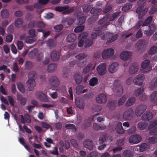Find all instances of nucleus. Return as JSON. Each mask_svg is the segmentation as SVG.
Returning <instances> with one entry per match:
<instances>
[{
    "label": "nucleus",
    "instance_id": "55",
    "mask_svg": "<svg viewBox=\"0 0 157 157\" xmlns=\"http://www.w3.org/2000/svg\"><path fill=\"white\" fill-rule=\"evenodd\" d=\"M93 40L92 39L90 38L87 39L86 40L85 44V47H88L90 46L93 43Z\"/></svg>",
    "mask_w": 157,
    "mask_h": 157
},
{
    "label": "nucleus",
    "instance_id": "48",
    "mask_svg": "<svg viewBox=\"0 0 157 157\" xmlns=\"http://www.w3.org/2000/svg\"><path fill=\"white\" fill-rule=\"evenodd\" d=\"M56 90L64 94H66L67 93L66 86L63 85L61 86Z\"/></svg>",
    "mask_w": 157,
    "mask_h": 157
},
{
    "label": "nucleus",
    "instance_id": "44",
    "mask_svg": "<svg viewBox=\"0 0 157 157\" xmlns=\"http://www.w3.org/2000/svg\"><path fill=\"white\" fill-rule=\"evenodd\" d=\"M124 157H133V155L132 152L130 150L125 151L122 154Z\"/></svg>",
    "mask_w": 157,
    "mask_h": 157
},
{
    "label": "nucleus",
    "instance_id": "30",
    "mask_svg": "<svg viewBox=\"0 0 157 157\" xmlns=\"http://www.w3.org/2000/svg\"><path fill=\"white\" fill-rule=\"evenodd\" d=\"M82 76L78 73L75 74L74 78L77 84L80 83L82 80Z\"/></svg>",
    "mask_w": 157,
    "mask_h": 157
},
{
    "label": "nucleus",
    "instance_id": "3",
    "mask_svg": "<svg viewBox=\"0 0 157 157\" xmlns=\"http://www.w3.org/2000/svg\"><path fill=\"white\" fill-rule=\"evenodd\" d=\"M113 90L117 96H119L122 94L123 89L119 80L116 79L114 81L113 84Z\"/></svg>",
    "mask_w": 157,
    "mask_h": 157
},
{
    "label": "nucleus",
    "instance_id": "34",
    "mask_svg": "<svg viewBox=\"0 0 157 157\" xmlns=\"http://www.w3.org/2000/svg\"><path fill=\"white\" fill-rule=\"evenodd\" d=\"M0 14L1 17L3 18H8L9 15V11L6 9H4L1 11Z\"/></svg>",
    "mask_w": 157,
    "mask_h": 157
},
{
    "label": "nucleus",
    "instance_id": "63",
    "mask_svg": "<svg viewBox=\"0 0 157 157\" xmlns=\"http://www.w3.org/2000/svg\"><path fill=\"white\" fill-rule=\"evenodd\" d=\"M63 26L62 24H59L55 26L53 28L56 32H59L63 29Z\"/></svg>",
    "mask_w": 157,
    "mask_h": 157
},
{
    "label": "nucleus",
    "instance_id": "43",
    "mask_svg": "<svg viewBox=\"0 0 157 157\" xmlns=\"http://www.w3.org/2000/svg\"><path fill=\"white\" fill-rule=\"evenodd\" d=\"M39 6L37 3L35 4L34 6L33 5H27L25 6L26 9L29 10L31 11H33L35 8H38Z\"/></svg>",
    "mask_w": 157,
    "mask_h": 157
},
{
    "label": "nucleus",
    "instance_id": "18",
    "mask_svg": "<svg viewBox=\"0 0 157 157\" xmlns=\"http://www.w3.org/2000/svg\"><path fill=\"white\" fill-rule=\"evenodd\" d=\"M153 114L152 112L147 111L142 116L141 119L144 121H149L152 119Z\"/></svg>",
    "mask_w": 157,
    "mask_h": 157
},
{
    "label": "nucleus",
    "instance_id": "9",
    "mask_svg": "<svg viewBox=\"0 0 157 157\" xmlns=\"http://www.w3.org/2000/svg\"><path fill=\"white\" fill-rule=\"evenodd\" d=\"M36 98L40 101L44 102H49V99L47 96L43 93L38 91L35 94Z\"/></svg>",
    "mask_w": 157,
    "mask_h": 157
},
{
    "label": "nucleus",
    "instance_id": "45",
    "mask_svg": "<svg viewBox=\"0 0 157 157\" xmlns=\"http://www.w3.org/2000/svg\"><path fill=\"white\" fill-rule=\"evenodd\" d=\"M13 117L14 119L16 121L17 125H18L19 131H21L22 132H24V131L23 128L21 125L19 124V123L18 122V121H19V120H18V117L17 115L16 114H14L13 115Z\"/></svg>",
    "mask_w": 157,
    "mask_h": 157
},
{
    "label": "nucleus",
    "instance_id": "10",
    "mask_svg": "<svg viewBox=\"0 0 157 157\" xmlns=\"http://www.w3.org/2000/svg\"><path fill=\"white\" fill-rule=\"evenodd\" d=\"M142 138L139 135L136 134L132 135L129 138V142L130 143L133 144H137L140 142Z\"/></svg>",
    "mask_w": 157,
    "mask_h": 157
},
{
    "label": "nucleus",
    "instance_id": "29",
    "mask_svg": "<svg viewBox=\"0 0 157 157\" xmlns=\"http://www.w3.org/2000/svg\"><path fill=\"white\" fill-rule=\"evenodd\" d=\"M147 123L145 121H141L139 122L137 124V128L141 130H143L147 126Z\"/></svg>",
    "mask_w": 157,
    "mask_h": 157
},
{
    "label": "nucleus",
    "instance_id": "37",
    "mask_svg": "<svg viewBox=\"0 0 157 157\" xmlns=\"http://www.w3.org/2000/svg\"><path fill=\"white\" fill-rule=\"evenodd\" d=\"M93 66V64H92L90 63L89 64L84 68L83 70V72L84 73H87L91 69H92V70H93L95 66H94L92 68Z\"/></svg>",
    "mask_w": 157,
    "mask_h": 157
},
{
    "label": "nucleus",
    "instance_id": "59",
    "mask_svg": "<svg viewBox=\"0 0 157 157\" xmlns=\"http://www.w3.org/2000/svg\"><path fill=\"white\" fill-rule=\"evenodd\" d=\"M46 25L43 22L40 21H36V26L40 28L39 29H43L45 28Z\"/></svg>",
    "mask_w": 157,
    "mask_h": 157
},
{
    "label": "nucleus",
    "instance_id": "50",
    "mask_svg": "<svg viewBox=\"0 0 157 157\" xmlns=\"http://www.w3.org/2000/svg\"><path fill=\"white\" fill-rule=\"evenodd\" d=\"M98 14H94L90 17L88 19V21L90 23H93L97 21L98 17Z\"/></svg>",
    "mask_w": 157,
    "mask_h": 157
},
{
    "label": "nucleus",
    "instance_id": "17",
    "mask_svg": "<svg viewBox=\"0 0 157 157\" xmlns=\"http://www.w3.org/2000/svg\"><path fill=\"white\" fill-rule=\"evenodd\" d=\"M145 45V41L144 40L140 39L136 44V47L138 51L143 50V48Z\"/></svg>",
    "mask_w": 157,
    "mask_h": 157
},
{
    "label": "nucleus",
    "instance_id": "8",
    "mask_svg": "<svg viewBox=\"0 0 157 157\" xmlns=\"http://www.w3.org/2000/svg\"><path fill=\"white\" fill-rule=\"evenodd\" d=\"M106 65L105 63H101L97 67V70L98 73L101 76L105 74L106 72Z\"/></svg>",
    "mask_w": 157,
    "mask_h": 157
},
{
    "label": "nucleus",
    "instance_id": "16",
    "mask_svg": "<svg viewBox=\"0 0 157 157\" xmlns=\"http://www.w3.org/2000/svg\"><path fill=\"white\" fill-rule=\"evenodd\" d=\"M132 53L131 52L128 51H124L122 52L120 54V57L121 59L124 60H126L129 59L130 60V56Z\"/></svg>",
    "mask_w": 157,
    "mask_h": 157
},
{
    "label": "nucleus",
    "instance_id": "41",
    "mask_svg": "<svg viewBox=\"0 0 157 157\" xmlns=\"http://www.w3.org/2000/svg\"><path fill=\"white\" fill-rule=\"evenodd\" d=\"M23 23V21L21 18L17 19L14 22V25L17 28L20 27Z\"/></svg>",
    "mask_w": 157,
    "mask_h": 157
},
{
    "label": "nucleus",
    "instance_id": "15",
    "mask_svg": "<svg viewBox=\"0 0 157 157\" xmlns=\"http://www.w3.org/2000/svg\"><path fill=\"white\" fill-rule=\"evenodd\" d=\"M60 53L56 50L52 51L50 53V57L53 61H57L60 58Z\"/></svg>",
    "mask_w": 157,
    "mask_h": 157
},
{
    "label": "nucleus",
    "instance_id": "21",
    "mask_svg": "<svg viewBox=\"0 0 157 157\" xmlns=\"http://www.w3.org/2000/svg\"><path fill=\"white\" fill-rule=\"evenodd\" d=\"M93 142L89 140H86L83 142L84 147L90 150L93 149Z\"/></svg>",
    "mask_w": 157,
    "mask_h": 157
},
{
    "label": "nucleus",
    "instance_id": "6",
    "mask_svg": "<svg viewBox=\"0 0 157 157\" xmlns=\"http://www.w3.org/2000/svg\"><path fill=\"white\" fill-rule=\"evenodd\" d=\"M147 108L146 105L141 104L139 105L136 108L135 113L137 116H140L146 110Z\"/></svg>",
    "mask_w": 157,
    "mask_h": 157
},
{
    "label": "nucleus",
    "instance_id": "40",
    "mask_svg": "<svg viewBox=\"0 0 157 157\" xmlns=\"http://www.w3.org/2000/svg\"><path fill=\"white\" fill-rule=\"evenodd\" d=\"M98 79L96 77H93L89 81V84L90 86H94L98 83Z\"/></svg>",
    "mask_w": 157,
    "mask_h": 157
},
{
    "label": "nucleus",
    "instance_id": "49",
    "mask_svg": "<svg viewBox=\"0 0 157 157\" xmlns=\"http://www.w3.org/2000/svg\"><path fill=\"white\" fill-rule=\"evenodd\" d=\"M150 98L151 101L156 102L157 101V91H155L151 94Z\"/></svg>",
    "mask_w": 157,
    "mask_h": 157
},
{
    "label": "nucleus",
    "instance_id": "33",
    "mask_svg": "<svg viewBox=\"0 0 157 157\" xmlns=\"http://www.w3.org/2000/svg\"><path fill=\"white\" fill-rule=\"evenodd\" d=\"M39 32H41L43 33V36L44 38H46L50 35L51 32L50 31L45 32V30L41 29H38L37 30Z\"/></svg>",
    "mask_w": 157,
    "mask_h": 157
},
{
    "label": "nucleus",
    "instance_id": "39",
    "mask_svg": "<svg viewBox=\"0 0 157 157\" xmlns=\"http://www.w3.org/2000/svg\"><path fill=\"white\" fill-rule=\"evenodd\" d=\"M37 50L34 49L30 51L29 54V56L30 59H33L34 58L37 53Z\"/></svg>",
    "mask_w": 157,
    "mask_h": 157
},
{
    "label": "nucleus",
    "instance_id": "47",
    "mask_svg": "<svg viewBox=\"0 0 157 157\" xmlns=\"http://www.w3.org/2000/svg\"><path fill=\"white\" fill-rule=\"evenodd\" d=\"M75 104L76 106L81 109H83L84 107V103L82 101H75Z\"/></svg>",
    "mask_w": 157,
    "mask_h": 157
},
{
    "label": "nucleus",
    "instance_id": "61",
    "mask_svg": "<svg viewBox=\"0 0 157 157\" xmlns=\"http://www.w3.org/2000/svg\"><path fill=\"white\" fill-rule=\"evenodd\" d=\"M34 37L31 36H28L25 39V42L27 43L32 44L34 42Z\"/></svg>",
    "mask_w": 157,
    "mask_h": 157
},
{
    "label": "nucleus",
    "instance_id": "46",
    "mask_svg": "<svg viewBox=\"0 0 157 157\" xmlns=\"http://www.w3.org/2000/svg\"><path fill=\"white\" fill-rule=\"evenodd\" d=\"M157 125V120L154 119L152 121L150 122V124L148 126L147 128L148 130L153 128L156 126Z\"/></svg>",
    "mask_w": 157,
    "mask_h": 157
},
{
    "label": "nucleus",
    "instance_id": "19",
    "mask_svg": "<svg viewBox=\"0 0 157 157\" xmlns=\"http://www.w3.org/2000/svg\"><path fill=\"white\" fill-rule=\"evenodd\" d=\"M118 68V64L117 62H113L108 67V71L111 73L116 72Z\"/></svg>",
    "mask_w": 157,
    "mask_h": 157
},
{
    "label": "nucleus",
    "instance_id": "26",
    "mask_svg": "<svg viewBox=\"0 0 157 157\" xmlns=\"http://www.w3.org/2000/svg\"><path fill=\"white\" fill-rule=\"evenodd\" d=\"M75 19L73 18L67 17L64 18L62 21L63 23H67L69 26L71 25L74 22Z\"/></svg>",
    "mask_w": 157,
    "mask_h": 157
},
{
    "label": "nucleus",
    "instance_id": "22",
    "mask_svg": "<svg viewBox=\"0 0 157 157\" xmlns=\"http://www.w3.org/2000/svg\"><path fill=\"white\" fill-rule=\"evenodd\" d=\"M17 100L19 101L21 105H24L26 104L27 100L25 98L23 97L21 94L18 93L17 95Z\"/></svg>",
    "mask_w": 157,
    "mask_h": 157
},
{
    "label": "nucleus",
    "instance_id": "20",
    "mask_svg": "<svg viewBox=\"0 0 157 157\" xmlns=\"http://www.w3.org/2000/svg\"><path fill=\"white\" fill-rule=\"evenodd\" d=\"M138 69L137 63H133L130 66L129 71V73L133 74L136 72Z\"/></svg>",
    "mask_w": 157,
    "mask_h": 157
},
{
    "label": "nucleus",
    "instance_id": "4",
    "mask_svg": "<svg viewBox=\"0 0 157 157\" xmlns=\"http://www.w3.org/2000/svg\"><path fill=\"white\" fill-rule=\"evenodd\" d=\"M49 82L52 90H55V88L57 87L60 83L58 78L55 76H51L49 78Z\"/></svg>",
    "mask_w": 157,
    "mask_h": 157
},
{
    "label": "nucleus",
    "instance_id": "1",
    "mask_svg": "<svg viewBox=\"0 0 157 157\" xmlns=\"http://www.w3.org/2000/svg\"><path fill=\"white\" fill-rule=\"evenodd\" d=\"M37 74L34 71H30L28 75L29 79L26 82V84L28 88L27 90L29 91L33 90L34 89L35 86V79L37 77Z\"/></svg>",
    "mask_w": 157,
    "mask_h": 157
},
{
    "label": "nucleus",
    "instance_id": "42",
    "mask_svg": "<svg viewBox=\"0 0 157 157\" xmlns=\"http://www.w3.org/2000/svg\"><path fill=\"white\" fill-rule=\"evenodd\" d=\"M91 7L92 6L90 4H84L82 6V9L84 12L86 13L90 11Z\"/></svg>",
    "mask_w": 157,
    "mask_h": 157
},
{
    "label": "nucleus",
    "instance_id": "14",
    "mask_svg": "<svg viewBox=\"0 0 157 157\" xmlns=\"http://www.w3.org/2000/svg\"><path fill=\"white\" fill-rule=\"evenodd\" d=\"M96 101L98 103H104L107 101V96L103 93L100 94L96 97Z\"/></svg>",
    "mask_w": 157,
    "mask_h": 157
},
{
    "label": "nucleus",
    "instance_id": "57",
    "mask_svg": "<svg viewBox=\"0 0 157 157\" xmlns=\"http://www.w3.org/2000/svg\"><path fill=\"white\" fill-rule=\"evenodd\" d=\"M102 10L101 8H93L90 11V13L93 14H98V13L101 12Z\"/></svg>",
    "mask_w": 157,
    "mask_h": 157
},
{
    "label": "nucleus",
    "instance_id": "7",
    "mask_svg": "<svg viewBox=\"0 0 157 157\" xmlns=\"http://www.w3.org/2000/svg\"><path fill=\"white\" fill-rule=\"evenodd\" d=\"M114 50L111 48H108L104 50L102 54L103 59H106L113 56L114 54Z\"/></svg>",
    "mask_w": 157,
    "mask_h": 157
},
{
    "label": "nucleus",
    "instance_id": "25",
    "mask_svg": "<svg viewBox=\"0 0 157 157\" xmlns=\"http://www.w3.org/2000/svg\"><path fill=\"white\" fill-rule=\"evenodd\" d=\"M94 29L95 31L92 33L91 35V39H92L93 40L94 39H96L97 36H100L101 33L102 32L101 30H99L96 27Z\"/></svg>",
    "mask_w": 157,
    "mask_h": 157
},
{
    "label": "nucleus",
    "instance_id": "51",
    "mask_svg": "<svg viewBox=\"0 0 157 157\" xmlns=\"http://www.w3.org/2000/svg\"><path fill=\"white\" fill-rule=\"evenodd\" d=\"M152 17L151 16H149L144 21L142 25L143 26L147 25L150 24L151 21Z\"/></svg>",
    "mask_w": 157,
    "mask_h": 157
},
{
    "label": "nucleus",
    "instance_id": "5",
    "mask_svg": "<svg viewBox=\"0 0 157 157\" xmlns=\"http://www.w3.org/2000/svg\"><path fill=\"white\" fill-rule=\"evenodd\" d=\"M150 63L149 59H146L142 63L141 66L144 72H147L152 69V67L150 65Z\"/></svg>",
    "mask_w": 157,
    "mask_h": 157
},
{
    "label": "nucleus",
    "instance_id": "31",
    "mask_svg": "<svg viewBox=\"0 0 157 157\" xmlns=\"http://www.w3.org/2000/svg\"><path fill=\"white\" fill-rule=\"evenodd\" d=\"M57 67V65L55 63H51L48 66L47 71L49 73L53 72Z\"/></svg>",
    "mask_w": 157,
    "mask_h": 157
},
{
    "label": "nucleus",
    "instance_id": "11",
    "mask_svg": "<svg viewBox=\"0 0 157 157\" xmlns=\"http://www.w3.org/2000/svg\"><path fill=\"white\" fill-rule=\"evenodd\" d=\"M134 111L132 108L127 109L124 113L123 117L124 118L127 120H129L133 118V114Z\"/></svg>",
    "mask_w": 157,
    "mask_h": 157
},
{
    "label": "nucleus",
    "instance_id": "64",
    "mask_svg": "<svg viewBox=\"0 0 157 157\" xmlns=\"http://www.w3.org/2000/svg\"><path fill=\"white\" fill-rule=\"evenodd\" d=\"M157 10V6L156 5H153L149 11L150 14H152L154 13Z\"/></svg>",
    "mask_w": 157,
    "mask_h": 157
},
{
    "label": "nucleus",
    "instance_id": "58",
    "mask_svg": "<svg viewBox=\"0 0 157 157\" xmlns=\"http://www.w3.org/2000/svg\"><path fill=\"white\" fill-rule=\"evenodd\" d=\"M132 7V5L130 3H127L122 8V10L124 11H126L128 10Z\"/></svg>",
    "mask_w": 157,
    "mask_h": 157
},
{
    "label": "nucleus",
    "instance_id": "23",
    "mask_svg": "<svg viewBox=\"0 0 157 157\" xmlns=\"http://www.w3.org/2000/svg\"><path fill=\"white\" fill-rule=\"evenodd\" d=\"M149 88L151 90L157 89V77H155L151 80L149 84Z\"/></svg>",
    "mask_w": 157,
    "mask_h": 157
},
{
    "label": "nucleus",
    "instance_id": "60",
    "mask_svg": "<svg viewBox=\"0 0 157 157\" xmlns=\"http://www.w3.org/2000/svg\"><path fill=\"white\" fill-rule=\"evenodd\" d=\"M84 26L83 25L78 26L74 29V31L76 33H79L82 31L84 29Z\"/></svg>",
    "mask_w": 157,
    "mask_h": 157
},
{
    "label": "nucleus",
    "instance_id": "56",
    "mask_svg": "<svg viewBox=\"0 0 157 157\" xmlns=\"http://www.w3.org/2000/svg\"><path fill=\"white\" fill-rule=\"evenodd\" d=\"M127 98V97L126 96H123L118 100V106H120L122 105L125 102Z\"/></svg>",
    "mask_w": 157,
    "mask_h": 157
},
{
    "label": "nucleus",
    "instance_id": "12",
    "mask_svg": "<svg viewBox=\"0 0 157 157\" xmlns=\"http://www.w3.org/2000/svg\"><path fill=\"white\" fill-rule=\"evenodd\" d=\"M144 78V75L139 74L134 78L133 81L135 84L138 86H141L142 85Z\"/></svg>",
    "mask_w": 157,
    "mask_h": 157
},
{
    "label": "nucleus",
    "instance_id": "35",
    "mask_svg": "<svg viewBox=\"0 0 157 157\" xmlns=\"http://www.w3.org/2000/svg\"><path fill=\"white\" fill-rule=\"evenodd\" d=\"M76 37L74 33H71L68 35L67 40L69 42H73L76 39Z\"/></svg>",
    "mask_w": 157,
    "mask_h": 157
},
{
    "label": "nucleus",
    "instance_id": "27",
    "mask_svg": "<svg viewBox=\"0 0 157 157\" xmlns=\"http://www.w3.org/2000/svg\"><path fill=\"white\" fill-rule=\"evenodd\" d=\"M106 126L104 124H99L98 123H95L93 124V128L96 130H98L100 129L104 130L106 128Z\"/></svg>",
    "mask_w": 157,
    "mask_h": 157
},
{
    "label": "nucleus",
    "instance_id": "13",
    "mask_svg": "<svg viewBox=\"0 0 157 157\" xmlns=\"http://www.w3.org/2000/svg\"><path fill=\"white\" fill-rule=\"evenodd\" d=\"M156 29V27L155 25L153 24H151L149 25L148 26V29L144 30V33L147 36H151L155 31Z\"/></svg>",
    "mask_w": 157,
    "mask_h": 157
},
{
    "label": "nucleus",
    "instance_id": "52",
    "mask_svg": "<svg viewBox=\"0 0 157 157\" xmlns=\"http://www.w3.org/2000/svg\"><path fill=\"white\" fill-rule=\"evenodd\" d=\"M157 52V47L155 45L151 47L148 52V53L150 55H153Z\"/></svg>",
    "mask_w": 157,
    "mask_h": 157
},
{
    "label": "nucleus",
    "instance_id": "28",
    "mask_svg": "<svg viewBox=\"0 0 157 157\" xmlns=\"http://www.w3.org/2000/svg\"><path fill=\"white\" fill-rule=\"evenodd\" d=\"M108 106L110 110L114 109L117 106L116 101L114 100L109 101L108 102Z\"/></svg>",
    "mask_w": 157,
    "mask_h": 157
},
{
    "label": "nucleus",
    "instance_id": "53",
    "mask_svg": "<svg viewBox=\"0 0 157 157\" xmlns=\"http://www.w3.org/2000/svg\"><path fill=\"white\" fill-rule=\"evenodd\" d=\"M149 147V146L147 144L144 143L142 144L140 146V151L141 152L144 151Z\"/></svg>",
    "mask_w": 157,
    "mask_h": 157
},
{
    "label": "nucleus",
    "instance_id": "32",
    "mask_svg": "<svg viewBox=\"0 0 157 157\" xmlns=\"http://www.w3.org/2000/svg\"><path fill=\"white\" fill-rule=\"evenodd\" d=\"M46 44L51 48H53L56 45V43L52 39H48L46 41Z\"/></svg>",
    "mask_w": 157,
    "mask_h": 157
},
{
    "label": "nucleus",
    "instance_id": "62",
    "mask_svg": "<svg viewBox=\"0 0 157 157\" xmlns=\"http://www.w3.org/2000/svg\"><path fill=\"white\" fill-rule=\"evenodd\" d=\"M87 56V55L85 53H80L75 56V57L79 60H82Z\"/></svg>",
    "mask_w": 157,
    "mask_h": 157
},
{
    "label": "nucleus",
    "instance_id": "24",
    "mask_svg": "<svg viewBox=\"0 0 157 157\" xmlns=\"http://www.w3.org/2000/svg\"><path fill=\"white\" fill-rule=\"evenodd\" d=\"M115 130L119 134H122L124 132V130L123 128L122 123L121 122L118 123L115 128Z\"/></svg>",
    "mask_w": 157,
    "mask_h": 157
},
{
    "label": "nucleus",
    "instance_id": "2",
    "mask_svg": "<svg viewBox=\"0 0 157 157\" xmlns=\"http://www.w3.org/2000/svg\"><path fill=\"white\" fill-rule=\"evenodd\" d=\"M109 16L110 14H106L102 18L100 19L98 21V24L96 28L101 30L102 32L105 30L109 23V22L107 21Z\"/></svg>",
    "mask_w": 157,
    "mask_h": 157
},
{
    "label": "nucleus",
    "instance_id": "38",
    "mask_svg": "<svg viewBox=\"0 0 157 157\" xmlns=\"http://www.w3.org/2000/svg\"><path fill=\"white\" fill-rule=\"evenodd\" d=\"M17 85L19 90L22 93L24 94L25 92V88L22 83L21 82H18Z\"/></svg>",
    "mask_w": 157,
    "mask_h": 157
},
{
    "label": "nucleus",
    "instance_id": "36",
    "mask_svg": "<svg viewBox=\"0 0 157 157\" xmlns=\"http://www.w3.org/2000/svg\"><path fill=\"white\" fill-rule=\"evenodd\" d=\"M135 101V98L134 97H132L127 100L125 103V105L126 106H131L133 104Z\"/></svg>",
    "mask_w": 157,
    "mask_h": 157
},
{
    "label": "nucleus",
    "instance_id": "54",
    "mask_svg": "<svg viewBox=\"0 0 157 157\" xmlns=\"http://www.w3.org/2000/svg\"><path fill=\"white\" fill-rule=\"evenodd\" d=\"M86 19V17L83 16L79 17L77 19L78 22L77 24L78 25H81L84 23Z\"/></svg>",
    "mask_w": 157,
    "mask_h": 157
}]
</instances>
